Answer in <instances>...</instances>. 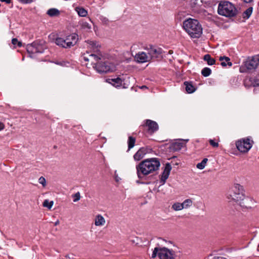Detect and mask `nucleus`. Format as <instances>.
Returning a JSON list of instances; mask_svg holds the SVG:
<instances>
[{
    "label": "nucleus",
    "mask_w": 259,
    "mask_h": 259,
    "mask_svg": "<svg viewBox=\"0 0 259 259\" xmlns=\"http://www.w3.org/2000/svg\"><path fill=\"white\" fill-rule=\"evenodd\" d=\"M160 165L159 159L152 158L145 159L136 166L137 173L139 178L148 175L158 169Z\"/></svg>",
    "instance_id": "nucleus-1"
},
{
    "label": "nucleus",
    "mask_w": 259,
    "mask_h": 259,
    "mask_svg": "<svg viewBox=\"0 0 259 259\" xmlns=\"http://www.w3.org/2000/svg\"><path fill=\"white\" fill-rule=\"evenodd\" d=\"M183 28L192 38H199L202 33L201 25L196 19L188 18L183 22Z\"/></svg>",
    "instance_id": "nucleus-2"
},
{
    "label": "nucleus",
    "mask_w": 259,
    "mask_h": 259,
    "mask_svg": "<svg viewBox=\"0 0 259 259\" xmlns=\"http://www.w3.org/2000/svg\"><path fill=\"white\" fill-rule=\"evenodd\" d=\"M218 14L227 17H233L237 14L235 6L228 1H221L218 6Z\"/></svg>",
    "instance_id": "nucleus-3"
},
{
    "label": "nucleus",
    "mask_w": 259,
    "mask_h": 259,
    "mask_svg": "<svg viewBox=\"0 0 259 259\" xmlns=\"http://www.w3.org/2000/svg\"><path fill=\"white\" fill-rule=\"evenodd\" d=\"M45 49L44 41L42 40L34 41L31 44H28L26 47L27 51L31 58L34 57L35 54L44 53Z\"/></svg>",
    "instance_id": "nucleus-4"
},
{
    "label": "nucleus",
    "mask_w": 259,
    "mask_h": 259,
    "mask_svg": "<svg viewBox=\"0 0 259 259\" xmlns=\"http://www.w3.org/2000/svg\"><path fill=\"white\" fill-rule=\"evenodd\" d=\"M259 65V55L254 56L251 58H248L240 67L241 72L254 70Z\"/></svg>",
    "instance_id": "nucleus-5"
},
{
    "label": "nucleus",
    "mask_w": 259,
    "mask_h": 259,
    "mask_svg": "<svg viewBox=\"0 0 259 259\" xmlns=\"http://www.w3.org/2000/svg\"><path fill=\"white\" fill-rule=\"evenodd\" d=\"M99 60L96 61L97 62L94 63L93 66L98 72L100 73H107L115 70V67L114 64L107 61H99Z\"/></svg>",
    "instance_id": "nucleus-6"
},
{
    "label": "nucleus",
    "mask_w": 259,
    "mask_h": 259,
    "mask_svg": "<svg viewBox=\"0 0 259 259\" xmlns=\"http://www.w3.org/2000/svg\"><path fill=\"white\" fill-rule=\"evenodd\" d=\"M87 45V48L90 50L91 52L94 53L91 54L90 56L93 57L95 61H98L101 59L102 55L99 53V48L100 46L98 42L94 40H88L85 41Z\"/></svg>",
    "instance_id": "nucleus-7"
},
{
    "label": "nucleus",
    "mask_w": 259,
    "mask_h": 259,
    "mask_svg": "<svg viewBox=\"0 0 259 259\" xmlns=\"http://www.w3.org/2000/svg\"><path fill=\"white\" fill-rule=\"evenodd\" d=\"M244 195L243 193L242 186L239 184H235L229 194L228 199H231L239 203L244 198Z\"/></svg>",
    "instance_id": "nucleus-8"
},
{
    "label": "nucleus",
    "mask_w": 259,
    "mask_h": 259,
    "mask_svg": "<svg viewBox=\"0 0 259 259\" xmlns=\"http://www.w3.org/2000/svg\"><path fill=\"white\" fill-rule=\"evenodd\" d=\"M253 141L249 139H243L238 141L236 145L237 149L241 152L245 153L248 152L252 146Z\"/></svg>",
    "instance_id": "nucleus-9"
},
{
    "label": "nucleus",
    "mask_w": 259,
    "mask_h": 259,
    "mask_svg": "<svg viewBox=\"0 0 259 259\" xmlns=\"http://www.w3.org/2000/svg\"><path fill=\"white\" fill-rule=\"evenodd\" d=\"M158 257L160 259H174V251L166 247L160 248Z\"/></svg>",
    "instance_id": "nucleus-10"
},
{
    "label": "nucleus",
    "mask_w": 259,
    "mask_h": 259,
    "mask_svg": "<svg viewBox=\"0 0 259 259\" xmlns=\"http://www.w3.org/2000/svg\"><path fill=\"white\" fill-rule=\"evenodd\" d=\"M147 54L150 60L157 59L162 54V50L161 48H157L153 46H150L147 49Z\"/></svg>",
    "instance_id": "nucleus-11"
},
{
    "label": "nucleus",
    "mask_w": 259,
    "mask_h": 259,
    "mask_svg": "<svg viewBox=\"0 0 259 259\" xmlns=\"http://www.w3.org/2000/svg\"><path fill=\"white\" fill-rule=\"evenodd\" d=\"M188 140V139H179L171 144L170 148L174 151H180L182 148L186 146V144Z\"/></svg>",
    "instance_id": "nucleus-12"
},
{
    "label": "nucleus",
    "mask_w": 259,
    "mask_h": 259,
    "mask_svg": "<svg viewBox=\"0 0 259 259\" xmlns=\"http://www.w3.org/2000/svg\"><path fill=\"white\" fill-rule=\"evenodd\" d=\"M150 150L147 147H141L138 151L134 154L133 157L135 161H140L141 160L146 153H147Z\"/></svg>",
    "instance_id": "nucleus-13"
},
{
    "label": "nucleus",
    "mask_w": 259,
    "mask_h": 259,
    "mask_svg": "<svg viewBox=\"0 0 259 259\" xmlns=\"http://www.w3.org/2000/svg\"><path fill=\"white\" fill-rule=\"evenodd\" d=\"M135 59L138 62L141 63L148 62L150 60L148 54L144 52H140L136 54Z\"/></svg>",
    "instance_id": "nucleus-14"
},
{
    "label": "nucleus",
    "mask_w": 259,
    "mask_h": 259,
    "mask_svg": "<svg viewBox=\"0 0 259 259\" xmlns=\"http://www.w3.org/2000/svg\"><path fill=\"white\" fill-rule=\"evenodd\" d=\"M146 125L148 127V131L150 134L154 133L158 129V124L155 121L150 119L146 120Z\"/></svg>",
    "instance_id": "nucleus-15"
},
{
    "label": "nucleus",
    "mask_w": 259,
    "mask_h": 259,
    "mask_svg": "<svg viewBox=\"0 0 259 259\" xmlns=\"http://www.w3.org/2000/svg\"><path fill=\"white\" fill-rule=\"evenodd\" d=\"M253 200L249 197H244V198L242 199L238 203L242 207L246 208H251V205L253 204Z\"/></svg>",
    "instance_id": "nucleus-16"
},
{
    "label": "nucleus",
    "mask_w": 259,
    "mask_h": 259,
    "mask_svg": "<svg viewBox=\"0 0 259 259\" xmlns=\"http://www.w3.org/2000/svg\"><path fill=\"white\" fill-rule=\"evenodd\" d=\"M171 169V166L170 163H167L165 164L164 169L162 172L161 178V181L163 182V184L165 183L166 180L168 178V176L169 175L170 171Z\"/></svg>",
    "instance_id": "nucleus-17"
},
{
    "label": "nucleus",
    "mask_w": 259,
    "mask_h": 259,
    "mask_svg": "<svg viewBox=\"0 0 259 259\" xmlns=\"http://www.w3.org/2000/svg\"><path fill=\"white\" fill-rule=\"evenodd\" d=\"M66 41H67V43L70 45V46L73 47L76 45L78 39V36L76 33H72L66 37Z\"/></svg>",
    "instance_id": "nucleus-18"
},
{
    "label": "nucleus",
    "mask_w": 259,
    "mask_h": 259,
    "mask_svg": "<svg viewBox=\"0 0 259 259\" xmlns=\"http://www.w3.org/2000/svg\"><path fill=\"white\" fill-rule=\"evenodd\" d=\"M106 81L116 88H119L122 84L123 81L119 77L114 78H108Z\"/></svg>",
    "instance_id": "nucleus-19"
},
{
    "label": "nucleus",
    "mask_w": 259,
    "mask_h": 259,
    "mask_svg": "<svg viewBox=\"0 0 259 259\" xmlns=\"http://www.w3.org/2000/svg\"><path fill=\"white\" fill-rule=\"evenodd\" d=\"M203 4V0H191L190 1V5L195 12L198 11Z\"/></svg>",
    "instance_id": "nucleus-20"
},
{
    "label": "nucleus",
    "mask_w": 259,
    "mask_h": 259,
    "mask_svg": "<svg viewBox=\"0 0 259 259\" xmlns=\"http://www.w3.org/2000/svg\"><path fill=\"white\" fill-rule=\"evenodd\" d=\"M55 44L64 48H70L71 47L66 41V38H63L61 37H57L55 39Z\"/></svg>",
    "instance_id": "nucleus-21"
},
{
    "label": "nucleus",
    "mask_w": 259,
    "mask_h": 259,
    "mask_svg": "<svg viewBox=\"0 0 259 259\" xmlns=\"http://www.w3.org/2000/svg\"><path fill=\"white\" fill-rule=\"evenodd\" d=\"M220 61H221V65L223 67H226L227 65L231 66L232 63L230 62V59L229 57L226 56H221L219 59Z\"/></svg>",
    "instance_id": "nucleus-22"
},
{
    "label": "nucleus",
    "mask_w": 259,
    "mask_h": 259,
    "mask_svg": "<svg viewBox=\"0 0 259 259\" xmlns=\"http://www.w3.org/2000/svg\"><path fill=\"white\" fill-rule=\"evenodd\" d=\"M105 224V220L101 214H98L95 218V225L96 226H102Z\"/></svg>",
    "instance_id": "nucleus-23"
},
{
    "label": "nucleus",
    "mask_w": 259,
    "mask_h": 259,
    "mask_svg": "<svg viewBox=\"0 0 259 259\" xmlns=\"http://www.w3.org/2000/svg\"><path fill=\"white\" fill-rule=\"evenodd\" d=\"M184 84L186 86V91L188 93L191 94L195 91L196 88L191 82L185 81Z\"/></svg>",
    "instance_id": "nucleus-24"
},
{
    "label": "nucleus",
    "mask_w": 259,
    "mask_h": 259,
    "mask_svg": "<svg viewBox=\"0 0 259 259\" xmlns=\"http://www.w3.org/2000/svg\"><path fill=\"white\" fill-rule=\"evenodd\" d=\"M47 14L50 17L58 16L60 13V11L56 8H51L47 11Z\"/></svg>",
    "instance_id": "nucleus-25"
},
{
    "label": "nucleus",
    "mask_w": 259,
    "mask_h": 259,
    "mask_svg": "<svg viewBox=\"0 0 259 259\" xmlns=\"http://www.w3.org/2000/svg\"><path fill=\"white\" fill-rule=\"evenodd\" d=\"M203 60L207 62L208 65H214L215 63V59L212 58L209 54L205 55L203 57Z\"/></svg>",
    "instance_id": "nucleus-26"
},
{
    "label": "nucleus",
    "mask_w": 259,
    "mask_h": 259,
    "mask_svg": "<svg viewBox=\"0 0 259 259\" xmlns=\"http://www.w3.org/2000/svg\"><path fill=\"white\" fill-rule=\"evenodd\" d=\"M79 24L81 28L85 31L90 30L92 28L91 25L84 20L79 21Z\"/></svg>",
    "instance_id": "nucleus-27"
},
{
    "label": "nucleus",
    "mask_w": 259,
    "mask_h": 259,
    "mask_svg": "<svg viewBox=\"0 0 259 259\" xmlns=\"http://www.w3.org/2000/svg\"><path fill=\"white\" fill-rule=\"evenodd\" d=\"M76 11L80 17H85L88 14L87 11L83 8L77 7L76 8Z\"/></svg>",
    "instance_id": "nucleus-28"
},
{
    "label": "nucleus",
    "mask_w": 259,
    "mask_h": 259,
    "mask_svg": "<svg viewBox=\"0 0 259 259\" xmlns=\"http://www.w3.org/2000/svg\"><path fill=\"white\" fill-rule=\"evenodd\" d=\"M136 139L132 136L128 137V139L127 141L128 144V150H130L131 149L133 148L135 144Z\"/></svg>",
    "instance_id": "nucleus-29"
},
{
    "label": "nucleus",
    "mask_w": 259,
    "mask_h": 259,
    "mask_svg": "<svg viewBox=\"0 0 259 259\" xmlns=\"http://www.w3.org/2000/svg\"><path fill=\"white\" fill-rule=\"evenodd\" d=\"M252 7H249L242 14L243 18L245 19H248L252 13Z\"/></svg>",
    "instance_id": "nucleus-30"
},
{
    "label": "nucleus",
    "mask_w": 259,
    "mask_h": 259,
    "mask_svg": "<svg viewBox=\"0 0 259 259\" xmlns=\"http://www.w3.org/2000/svg\"><path fill=\"white\" fill-rule=\"evenodd\" d=\"M182 203L183 206V208L186 209L190 207L192 205L193 201L190 199H187L184 200V201Z\"/></svg>",
    "instance_id": "nucleus-31"
},
{
    "label": "nucleus",
    "mask_w": 259,
    "mask_h": 259,
    "mask_svg": "<svg viewBox=\"0 0 259 259\" xmlns=\"http://www.w3.org/2000/svg\"><path fill=\"white\" fill-rule=\"evenodd\" d=\"M211 73V70L208 67H204L201 70V74L204 77L209 76Z\"/></svg>",
    "instance_id": "nucleus-32"
},
{
    "label": "nucleus",
    "mask_w": 259,
    "mask_h": 259,
    "mask_svg": "<svg viewBox=\"0 0 259 259\" xmlns=\"http://www.w3.org/2000/svg\"><path fill=\"white\" fill-rule=\"evenodd\" d=\"M171 208L176 211H179L184 209L182 203L179 202L175 203L172 205Z\"/></svg>",
    "instance_id": "nucleus-33"
},
{
    "label": "nucleus",
    "mask_w": 259,
    "mask_h": 259,
    "mask_svg": "<svg viewBox=\"0 0 259 259\" xmlns=\"http://www.w3.org/2000/svg\"><path fill=\"white\" fill-rule=\"evenodd\" d=\"M207 161V158H204L201 162L197 163L196 165L197 168L199 169H203L205 167Z\"/></svg>",
    "instance_id": "nucleus-34"
},
{
    "label": "nucleus",
    "mask_w": 259,
    "mask_h": 259,
    "mask_svg": "<svg viewBox=\"0 0 259 259\" xmlns=\"http://www.w3.org/2000/svg\"><path fill=\"white\" fill-rule=\"evenodd\" d=\"M53 204L54 202L53 201H49L48 200L46 199L43 202V206L50 209L52 207Z\"/></svg>",
    "instance_id": "nucleus-35"
},
{
    "label": "nucleus",
    "mask_w": 259,
    "mask_h": 259,
    "mask_svg": "<svg viewBox=\"0 0 259 259\" xmlns=\"http://www.w3.org/2000/svg\"><path fill=\"white\" fill-rule=\"evenodd\" d=\"M160 251V248L155 247L153 251L152 254L151 255V257L152 258L155 257L157 255L158 256V253Z\"/></svg>",
    "instance_id": "nucleus-36"
},
{
    "label": "nucleus",
    "mask_w": 259,
    "mask_h": 259,
    "mask_svg": "<svg viewBox=\"0 0 259 259\" xmlns=\"http://www.w3.org/2000/svg\"><path fill=\"white\" fill-rule=\"evenodd\" d=\"M160 251V248L155 247L153 251L152 254L151 255V257L152 258L155 257L157 255L158 256V253Z\"/></svg>",
    "instance_id": "nucleus-37"
},
{
    "label": "nucleus",
    "mask_w": 259,
    "mask_h": 259,
    "mask_svg": "<svg viewBox=\"0 0 259 259\" xmlns=\"http://www.w3.org/2000/svg\"><path fill=\"white\" fill-rule=\"evenodd\" d=\"M12 44L15 46L16 45H17L18 47L22 46V42L18 41V39L16 38H13L12 39Z\"/></svg>",
    "instance_id": "nucleus-38"
},
{
    "label": "nucleus",
    "mask_w": 259,
    "mask_h": 259,
    "mask_svg": "<svg viewBox=\"0 0 259 259\" xmlns=\"http://www.w3.org/2000/svg\"><path fill=\"white\" fill-rule=\"evenodd\" d=\"M72 197L74 198V202L78 201L80 198V193L79 192H77V193L72 195Z\"/></svg>",
    "instance_id": "nucleus-39"
},
{
    "label": "nucleus",
    "mask_w": 259,
    "mask_h": 259,
    "mask_svg": "<svg viewBox=\"0 0 259 259\" xmlns=\"http://www.w3.org/2000/svg\"><path fill=\"white\" fill-rule=\"evenodd\" d=\"M38 182L41 184L43 187H45L46 186V180L43 177H41L39 178Z\"/></svg>",
    "instance_id": "nucleus-40"
},
{
    "label": "nucleus",
    "mask_w": 259,
    "mask_h": 259,
    "mask_svg": "<svg viewBox=\"0 0 259 259\" xmlns=\"http://www.w3.org/2000/svg\"><path fill=\"white\" fill-rule=\"evenodd\" d=\"M209 144L213 147H218L219 146V144L215 142L213 140H209Z\"/></svg>",
    "instance_id": "nucleus-41"
},
{
    "label": "nucleus",
    "mask_w": 259,
    "mask_h": 259,
    "mask_svg": "<svg viewBox=\"0 0 259 259\" xmlns=\"http://www.w3.org/2000/svg\"><path fill=\"white\" fill-rule=\"evenodd\" d=\"M20 1L23 4H30L32 2V0H20Z\"/></svg>",
    "instance_id": "nucleus-42"
},
{
    "label": "nucleus",
    "mask_w": 259,
    "mask_h": 259,
    "mask_svg": "<svg viewBox=\"0 0 259 259\" xmlns=\"http://www.w3.org/2000/svg\"><path fill=\"white\" fill-rule=\"evenodd\" d=\"M114 176H115V180L116 182H118L121 180L120 178L119 177H118V176L116 174V170L115 171Z\"/></svg>",
    "instance_id": "nucleus-43"
},
{
    "label": "nucleus",
    "mask_w": 259,
    "mask_h": 259,
    "mask_svg": "<svg viewBox=\"0 0 259 259\" xmlns=\"http://www.w3.org/2000/svg\"><path fill=\"white\" fill-rule=\"evenodd\" d=\"M244 3L248 4V3H251L253 0H242Z\"/></svg>",
    "instance_id": "nucleus-44"
},
{
    "label": "nucleus",
    "mask_w": 259,
    "mask_h": 259,
    "mask_svg": "<svg viewBox=\"0 0 259 259\" xmlns=\"http://www.w3.org/2000/svg\"><path fill=\"white\" fill-rule=\"evenodd\" d=\"M5 127V125L3 123L0 122V131L3 130Z\"/></svg>",
    "instance_id": "nucleus-45"
},
{
    "label": "nucleus",
    "mask_w": 259,
    "mask_h": 259,
    "mask_svg": "<svg viewBox=\"0 0 259 259\" xmlns=\"http://www.w3.org/2000/svg\"><path fill=\"white\" fill-rule=\"evenodd\" d=\"M212 259H227L225 257L222 256H215Z\"/></svg>",
    "instance_id": "nucleus-46"
},
{
    "label": "nucleus",
    "mask_w": 259,
    "mask_h": 259,
    "mask_svg": "<svg viewBox=\"0 0 259 259\" xmlns=\"http://www.w3.org/2000/svg\"><path fill=\"white\" fill-rule=\"evenodd\" d=\"M2 2H5L7 4H10L11 2V0H1Z\"/></svg>",
    "instance_id": "nucleus-47"
},
{
    "label": "nucleus",
    "mask_w": 259,
    "mask_h": 259,
    "mask_svg": "<svg viewBox=\"0 0 259 259\" xmlns=\"http://www.w3.org/2000/svg\"><path fill=\"white\" fill-rule=\"evenodd\" d=\"M121 86L123 88H124V89L127 88L128 87L127 85H126L124 82H123V83L122 82V84Z\"/></svg>",
    "instance_id": "nucleus-48"
},
{
    "label": "nucleus",
    "mask_w": 259,
    "mask_h": 259,
    "mask_svg": "<svg viewBox=\"0 0 259 259\" xmlns=\"http://www.w3.org/2000/svg\"><path fill=\"white\" fill-rule=\"evenodd\" d=\"M57 64L60 65H63V63L61 62H57L56 63Z\"/></svg>",
    "instance_id": "nucleus-49"
},
{
    "label": "nucleus",
    "mask_w": 259,
    "mask_h": 259,
    "mask_svg": "<svg viewBox=\"0 0 259 259\" xmlns=\"http://www.w3.org/2000/svg\"><path fill=\"white\" fill-rule=\"evenodd\" d=\"M140 88L142 89H147V88L145 85H142V87H140Z\"/></svg>",
    "instance_id": "nucleus-50"
},
{
    "label": "nucleus",
    "mask_w": 259,
    "mask_h": 259,
    "mask_svg": "<svg viewBox=\"0 0 259 259\" xmlns=\"http://www.w3.org/2000/svg\"><path fill=\"white\" fill-rule=\"evenodd\" d=\"M59 224V221L58 220L55 223V225L57 226Z\"/></svg>",
    "instance_id": "nucleus-51"
},
{
    "label": "nucleus",
    "mask_w": 259,
    "mask_h": 259,
    "mask_svg": "<svg viewBox=\"0 0 259 259\" xmlns=\"http://www.w3.org/2000/svg\"><path fill=\"white\" fill-rule=\"evenodd\" d=\"M253 85L254 87H256V86H259V83H256V82H255L254 84H253Z\"/></svg>",
    "instance_id": "nucleus-52"
},
{
    "label": "nucleus",
    "mask_w": 259,
    "mask_h": 259,
    "mask_svg": "<svg viewBox=\"0 0 259 259\" xmlns=\"http://www.w3.org/2000/svg\"><path fill=\"white\" fill-rule=\"evenodd\" d=\"M84 59L86 61H89V59L88 58H86L85 57H84Z\"/></svg>",
    "instance_id": "nucleus-53"
},
{
    "label": "nucleus",
    "mask_w": 259,
    "mask_h": 259,
    "mask_svg": "<svg viewBox=\"0 0 259 259\" xmlns=\"http://www.w3.org/2000/svg\"><path fill=\"white\" fill-rule=\"evenodd\" d=\"M87 53H89V52L88 51H87Z\"/></svg>",
    "instance_id": "nucleus-54"
},
{
    "label": "nucleus",
    "mask_w": 259,
    "mask_h": 259,
    "mask_svg": "<svg viewBox=\"0 0 259 259\" xmlns=\"http://www.w3.org/2000/svg\"><path fill=\"white\" fill-rule=\"evenodd\" d=\"M258 247H259V244L258 245Z\"/></svg>",
    "instance_id": "nucleus-55"
}]
</instances>
